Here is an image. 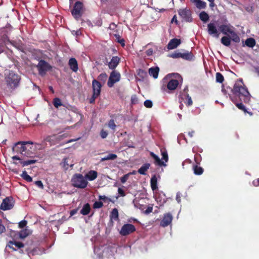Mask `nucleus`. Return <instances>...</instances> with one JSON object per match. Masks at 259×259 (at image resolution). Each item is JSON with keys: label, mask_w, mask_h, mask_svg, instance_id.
Listing matches in <instances>:
<instances>
[{"label": "nucleus", "mask_w": 259, "mask_h": 259, "mask_svg": "<svg viewBox=\"0 0 259 259\" xmlns=\"http://www.w3.org/2000/svg\"><path fill=\"white\" fill-rule=\"evenodd\" d=\"M53 105L56 108H58L59 107L62 106V104L59 98H55L53 100Z\"/></svg>", "instance_id": "nucleus-35"}, {"label": "nucleus", "mask_w": 259, "mask_h": 259, "mask_svg": "<svg viewBox=\"0 0 259 259\" xmlns=\"http://www.w3.org/2000/svg\"><path fill=\"white\" fill-rule=\"evenodd\" d=\"M208 32L210 35L218 38L220 32L218 30L216 24L214 23H210L207 25Z\"/></svg>", "instance_id": "nucleus-13"}, {"label": "nucleus", "mask_w": 259, "mask_h": 259, "mask_svg": "<svg viewBox=\"0 0 259 259\" xmlns=\"http://www.w3.org/2000/svg\"><path fill=\"white\" fill-rule=\"evenodd\" d=\"M146 54L148 56H151L153 54V50L151 49H148L146 52Z\"/></svg>", "instance_id": "nucleus-56"}, {"label": "nucleus", "mask_w": 259, "mask_h": 259, "mask_svg": "<svg viewBox=\"0 0 259 259\" xmlns=\"http://www.w3.org/2000/svg\"><path fill=\"white\" fill-rule=\"evenodd\" d=\"M169 57L172 58H181L187 60H191L193 59L194 56L191 52L188 51H183V52H175L168 55Z\"/></svg>", "instance_id": "nucleus-7"}, {"label": "nucleus", "mask_w": 259, "mask_h": 259, "mask_svg": "<svg viewBox=\"0 0 259 259\" xmlns=\"http://www.w3.org/2000/svg\"><path fill=\"white\" fill-rule=\"evenodd\" d=\"M192 100L191 99V98L189 97V96H187V105L190 106L192 104Z\"/></svg>", "instance_id": "nucleus-51"}, {"label": "nucleus", "mask_w": 259, "mask_h": 259, "mask_svg": "<svg viewBox=\"0 0 259 259\" xmlns=\"http://www.w3.org/2000/svg\"><path fill=\"white\" fill-rule=\"evenodd\" d=\"M20 80V76L13 71L10 72L6 77L7 85L11 89L16 88L19 84Z\"/></svg>", "instance_id": "nucleus-4"}, {"label": "nucleus", "mask_w": 259, "mask_h": 259, "mask_svg": "<svg viewBox=\"0 0 259 259\" xmlns=\"http://www.w3.org/2000/svg\"><path fill=\"white\" fill-rule=\"evenodd\" d=\"M190 1L194 4L195 6L199 9H202L205 8L206 6V4L205 2L201 1V0H190Z\"/></svg>", "instance_id": "nucleus-22"}, {"label": "nucleus", "mask_w": 259, "mask_h": 259, "mask_svg": "<svg viewBox=\"0 0 259 259\" xmlns=\"http://www.w3.org/2000/svg\"><path fill=\"white\" fill-rule=\"evenodd\" d=\"M179 14L185 21H189L190 20L191 12L189 10L181 9L179 11Z\"/></svg>", "instance_id": "nucleus-18"}, {"label": "nucleus", "mask_w": 259, "mask_h": 259, "mask_svg": "<svg viewBox=\"0 0 259 259\" xmlns=\"http://www.w3.org/2000/svg\"><path fill=\"white\" fill-rule=\"evenodd\" d=\"M162 159L166 162L168 161V155L166 152H162Z\"/></svg>", "instance_id": "nucleus-45"}, {"label": "nucleus", "mask_w": 259, "mask_h": 259, "mask_svg": "<svg viewBox=\"0 0 259 259\" xmlns=\"http://www.w3.org/2000/svg\"><path fill=\"white\" fill-rule=\"evenodd\" d=\"M103 203L101 202H96L94 203V206L95 208H100L102 206Z\"/></svg>", "instance_id": "nucleus-48"}, {"label": "nucleus", "mask_w": 259, "mask_h": 259, "mask_svg": "<svg viewBox=\"0 0 259 259\" xmlns=\"http://www.w3.org/2000/svg\"><path fill=\"white\" fill-rule=\"evenodd\" d=\"M104 198H105V196H100V199H103Z\"/></svg>", "instance_id": "nucleus-64"}, {"label": "nucleus", "mask_w": 259, "mask_h": 259, "mask_svg": "<svg viewBox=\"0 0 259 259\" xmlns=\"http://www.w3.org/2000/svg\"><path fill=\"white\" fill-rule=\"evenodd\" d=\"M61 164L65 169L67 170L69 167H72L74 163L73 159L71 158L68 157L64 158Z\"/></svg>", "instance_id": "nucleus-15"}, {"label": "nucleus", "mask_w": 259, "mask_h": 259, "mask_svg": "<svg viewBox=\"0 0 259 259\" xmlns=\"http://www.w3.org/2000/svg\"><path fill=\"white\" fill-rule=\"evenodd\" d=\"M93 89V97L90 100V103L94 102L95 99L97 98L100 94L101 84V83L96 80H93L92 82Z\"/></svg>", "instance_id": "nucleus-8"}, {"label": "nucleus", "mask_w": 259, "mask_h": 259, "mask_svg": "<svg viewBox=\"0 0 259 259\" xmlns=\"http://www.w3.org/2000/svg\"><path fill=\"white\" fill-rule=\"evenodd\" d=\"M77 211V209H74L73 210H72L70 212V215H73L74 214H75Z\"/></svg>", "instance_id": "nucleus-59"}, {"label": "nucleus", "mask_w": 259, "mask_h": 259, "mask_svg": "<svg viewBox=\"0 0 259 259\" xmlns=\"http://www.w3.org/2000/svg\"><path fill=\"white\" fill-rule=\"evenodd\" d=\"M173 22H175V23H177V18H176V16H174V17L172 18V19L171 20V23H173Z\"/></svg>", "instance_id": "nucleus-60"}, {"label": "nucleus", "mask_w": 259, "mask_h": 259, "mask_svg": "<svg viewBox=\"0 0 259 259\" xmlns=\"http://www.w3.org/2000/svg\"><path fill=\"white\" fill-rule=\"evenodd\" d=\"M6 229L5 226L2 223V220H0V234L5 232Z\"/></svg>", "instance_id": "nucleus-47"}, {"label": "nucleus", "mask_w": 259, "mask_h": 259, "mask_svg": "<svg viewBox=\"0 0 259 259\" xmlns=\"http://www.w3.org/2000/svg\"><path fill=\"white\" fill-rule=\"evenodd\" d=\"M117 158V155L114 154H109L104 157L102 158L101 161H104L105 160H114Z\"/></svg>", "instance_id": "nucleus-33"}, {"label": "nucleus", "mask_w": 259, "mask_h": 259, "mask_svg": "<svg viewBox=\"0 0 259 259\" xmlns=\"http://www.w3.org/2000/svg\"><path fill=\"white\" fill-rule=\"evenodd\" d=\"M36 146V144L33 145L30 142L18 143L16 151L22 155L29 156L35 152Z\"/></svg>", "instance_id": "nucleus-1"}, {"label": "nucleus", "mask_w": 259, "mask_h": 259, "mask_svg": "<svg viewBox=\"0 0 259 259\" xmlns=\"http://www.w3.org/2000/svg\"><path fill=\"white\" fill-rule=\"evenodd\" d=\"M69 65L72 71L76 72L78 70L77 62L75 59L71 58L69 61Z\"/></svg>", "instance_id": "nucleus-24"}, {"label": "nucleus", "mask_w": 259, "mask_h": 259, "mask_svg": "<svg viewBox=\"0 0 259 259\" xmlns=\"http://www.w3.org/2000/svg\"><path fill=\"white\" fill-rule=\"evenodd\" d=\"M194 133H195L194 131H192L191 132H189L188 133V135L190 136V137H192Z\"/></svg>", "instance_id": "nucleus-61"}, {"label": "nucleus", "mask_w": 259, "mask_h": 259, "mask_svg": "<svg viewBox=\"0 0 259 259\" xmlns=\"http://www.w3.org/2000/svg\"><path fill=\"white\" fill-rule=\"evenodd\" d=\"M209 6L211 8L213 7L214 6V2H210Z\"/></svg>", "instance_id": "nucleus-62"}, {"label": "nucleus", "mask_w": 259, "mask_h": 259, "mask_svg": "<svg viewBox=\"0 0 259 259\" xmlns=\"http://www.w3.org/2000/svg\"><path fill=\"white\" fill-rule=\"evenodd\" d=\"M194 173L196 175H201L203 172V169L201 167L195 166L194 167Z\"/></svg>", "instance_id": "nucleus-39"}, {"label": "nucleus", "mask_w": 259, "mask_h": 259, "mask_svg": "<svg viewBox=\"0 0 259 259\" xmlns=\"http://www.w3.org/2000/svg\"><path fill=\"white\" fill-rule=\"evenodd\" d=\"M116 25L114 23L110 24L109 28L111 30H114L116 28Z\"/></svg>", "instance_id": "nucleus-55"}, {"label": "nucleus", "mask_w": 259, "mask_h": 259, "mask_svg": "<svg viewBox=\"0 0 259 259\" xmlns=\"http://www.w3.org/2000/svg\"><path fill=\"white\" fill-rule=\"evenodd\" d=\"M35 184L40 188H43V184L41 181H37L35 182Z\"/></svg>", "instance_id": "nucleus-52"}, {"label": "nucleus", "mask_w": 259, "mask_h": 259, "mask_svg": "<svg viewBox=\"0 0 259 259\" xmlns=\"http://www.w3.org/2000/svg\"><path fill=\"white\" fill-rule=\"evenodd\" d=\"M179 77L180 76L178 74L173 73L168 74L164 78V82H167V87L168 89L170 90H174L177 88L179 82L176 78Z\"/></svg>", "instance_id": "nucleus-5"}, {"label": "nucleus", "mask_w": 259, "mask_h": 259, "mask_svg": "<svg viewBox=\"0 0 259 259\" xmlns=\"http://www.w3.org/2000/svg\"><path fill=\"white\" fill-rule=\"evenodd\" d=\"M118 41L121 44H122V46H124V40L123 39H121L120 40H118Z\"/></svg>", "instance_id": "nucleus-63"}, {"label": "nucleus", "mask_w": 259, "mask_h": 259, "mask_svg": "<svg viewBox=\"0 0 259 259\" xmlns=\"http://www.w3.org/2000/svg\"><path fill=\"white\" fill-rule=\"evenodd\" d=\"M120 74L119 73L113 71L111 72L110 77L109 78V80L108 81V85L109 87H112L114 85V84L120 80Z\"/></svg>", "instance_id": "nucleus-10"}, {"label": "nucleus", "mask_w": 259, "mask_h": 259, "mask_svg": "<svg viewBox=\"0 0 259 259\" xmlns=\"http://www.w3.org/2000/svg\"><path fill=\"white\" fill-rule=\"evenodd\" d=\"M172 217L171 214L168 213L164 214V217L160 223V225L162 227H166L169 225L172 221Z\"/></svg>", "instance_id": "nucleus-16"}, {"label": "nucleus", "mask_w": 259, "mask_h": 259, "mask_svg": "<svg viewBox=\"0 0 259 259\" xmlns=\"http://www.w3.org/2000/svg\"><path fill=\"white\" fill-rule=\"evenodd\" d=\"M37 68L38 70L39 73L41 75H44L46 72L51 69V65L44 60L39 61Z\"/></svg>", "instance_id": "nucleus-9"}, {"label": "nucleus", "mask_w": 259, "mask_h": 259, "mask_svg": "<svg viewBox=\"0 0 259 259\" xmlns=\"http://www.w3.org/2000/svg\"><path fill=\"white\" fill-rule=\"evenodd\" d=\"M136 229L134 225L130 224L124 225L120 231V234L123 236L127 235L135 231Z\"/></svg>", "instance_id": "nucleus-11"}, {"label": "nucleus", "mask_w": 259, "mask_h": 259, "mask_svg": "<svg viewBox=\"0 0 259 259\" xmlns=\"http://www.w3.org/2000/svg\"><path fill=\"white\" fill-rule=\"evenodd\" d=\"M131 175H132V173H128V174L125 175L123 177L121 178V179H120L121 182L122 183H125L126 182V181L128 180L130 176Z\"/></svg>", "instance_id": "nucleus-41"}, {"label": "nucleus", "mask_w": 259, "mask_h": 259, "mask_svg": "<svg viewBox=\"0 0 259 259\" xmlns=\"http://www.w3.org/2000/svg\"><path fill=\"white\" fill-rule=\"evenodd\" d=\"M108 126L112 130H114L116 126L114 121L111 120L108 123Z\"/></svg>", "instance_id": "nucleus-42"}, {"label": "nucleus", "mask_w": 259, "mask_h": 259, "mask_svg": "<svg viewBox=\"0 0 259 259\" xmlns=\"http://www.w3.org/2000/svg\"><path fill=\"white\" fill-rule=\"evenodd\" d=\"M200 19L204 23L208 21L209 19L208 15L204 11L201 12L199 14Z\"/></svg>", "instance_id": "nucleus-30"}, {"label": "nucleus", "mask_w": 259, "mask_h": 259, "mask_svg": "<svg viewBox=\"0 0 259 259\" xmlns=\"http://www.w3.org/2000/svg\"><path fill=\"white\" fill-rule=\"evenodd\" d=\"M27 224V222L25 221H22L20 222L19 224V226L20 228H22L24 227Z\"/></svg>", "instance_id": "nucleus-50"}, {"label": "nucleus", "mask_w": 259, "mask_h": 259, "mask_svg": "<svg viewBox=\"0 0 259 259\" xmlns=\"http://www.w3.org/2000/svg\"><path fill=\"white\" fill-rule=\"evenodd\" d=\"M107 135H108V133L107 132H106L104 130H102V131L101 132V136L102 138L104 139V138H106Z\"/></svg>", "instance_id": "nucleus-49"}, {"label": "nucleus", "mask_w": 259, "mask_h": 259, "mask_svg": "<svg viewBox=\"0 0 259 259\" xmlns=\"http://www.w3.org/2000/svg\"><path fill=\"white\" fill-rule=\"evenodd\" d=\"M150 155L155 160V163L159 165H164L165 166L166 164L164 163L163 161H162L159 157L155 154L153 152H150Z\"/></svg>", "instance_id": "nucleus-26"}, {"label": "nucleus", "mask_w": 259, "mask_h": 259, "mask_svg": "<svg viewBox=\"0 0 259 259\" xmlns=\"http://www.w3.org/2000/svg\"><path fill=\"white\" fill-rule=\"evenodd\" d=\"M98 176V172L95 170H90L85 175V179L92 181L95 180Z\"/></svg>", "instance_id": "nucleus-19"}, {"label": "nucleus", "mask_w": 259, "mask_h": 259, "mask_svg": "<svg viewBox=\"0 0 259 259\" xmlns=\"http://www.w3.org/2000/svg\"><path fill=\"white\" fill-rule=\"evenodd\" d=\"M90 205L87 203L83 206V208L80 211V213L83 215H87L90 212Z\"/></svg>", "instance_id": "nucleus-32"}, {"label": "nucleus", "mask_w": 259, "mask_h": 259, "mask_svg": "<svg viewBox=\"0 0 259 259\" xmlns=\"http://www.w3.org/2000/svg\"><path fill=\"white\" fill-rule=\"evenodd\" d=\"M145 106L147 108H151L152 107L153 104L150 100H146L144 103Z\"/></svg>", "instance_id": "nucleus-43"}, {"label": "nucleus", "mask_w": 259, "mask_h": 259, "mask_svg": "<svg viewBox=\"0 0 259 259\" xmlns=\"http://www.w3.org/2000/svg\"><path fill=\"white\" fill-rule=\"evenodd\" d=\"M253 184L255 186H259V179H257L253 181Z\"/></svg>", "instance_id": "nucleus-58"}, {"label": "nucleus", "mask_w": 259, "mask_h": 259, "mask_svg": "<svg viewBox=\"0 0 259 259\" xmlns=\"http://www.w3.org/2000/svg\"><path fill=\"white\" fill-rule=\"evenodd\" d=\"M31 233V231L28 229H25L21 231L19 233V237L21 239H24Z\"/></svg>", "instance_id": "nucleus-28"}, {"label": "nucleus", "mask_w": 259, "mask_h": 259, "mask_svg": "<svg viewBox=\"0 0 259 259\" xmlns=\"http://www.w3.org/2000/svg\"><path fill=\"white\" fill-rule=\"evenodd\" d=\"M234 91L235 93H238L246 98L247 100H249L248 97H250V94L247 90L243 86V82L241 80L237 81L234 86Z\"/></svg>", "instance_id": "nucleus-6"}, {"label": "nucleus", "mask_w": 259, "mask_h": 259, "mask_svg": "<svg viewBox=\"0 0 259 259\" xmlns=\"http://www.w3.org/2000/svg\"><path fill=\"white\" fill-rule=\"evenodd\" d=\"M14 245L18 248H21L24 247V244L21 242L11 241L9 242L7 245V247H9L14 250H16V249L14 247Z\"/></svg>", "instance_id": "nucleus-20"}, {"label": "nucleus", "mask_w": 259, "mask_h": 259, "mask_svg": "<svg viewBox=\"0 0 259 259\" xmlns=\"http://www.w3.org/2000/svg\"><path fill=\"white\" fill-rule=\"evenodd\" d=\"M152 211V208L151 207H149L145 211V213L148 214L150 212H151Z\"/></svg>", "instance_id": "nucleus-57"}, {"label": "nucleus", "mask_w": 259, "mask_h": 259, "mask_svg": "<svg viewBox=\"0 0 259 259\" xmlns=\"http://www.w3.org/2000/svg\"><path fill=\"white\" fill-rule=\"evenodd\" d=\"M245 44L249 47H253L255 45V40L252 38H248L245 41Z\"/></svg>", "instance_id": "nucleus-36"}, {"label": "nucleus", "mask_w": 259, "mask_h": 259, "mask_svg": "<svg viewBox=\"0 0 259 259\" xmlns=\"http://www.w3.org/2000/svg\"><path fill=\"white\" fill-rule=\"evenodd\" d=\"M231 39H232L229 36H223L221 39V42L226 46H229L231 44Z\"/></svg>", "instance_id": "nucleus-31"}, {"label": "nucleus", "mask_w": 259, "mask_h": 259, "mask_svg": "<svg viewBox=\"0 0 259 259\" xmlns=\"http://www.w3.org/2000/svg\"><path fill=\"white\" fill-rule=\"evenodd\" d=\"M236 105L239 109L243 110L244 112H247L245 106L242 103H237Z\"/></svg>", "instance_id": "nucleus-44"}, {"label": "nucleus", "mask_w": 259, "mask_h": 259, "mask_svg": "<svg viewBox=\"0 0 259 259\" xmlns=\"http://www.w3.org/2000/svg\"><path fill=\"white\" fill-rule=\"evenodd\" d=\"M108 76L106 73H103L100 75L99 76V79L103 80L104 81L106 80Z\"/></svg>", "instance_id": "nucleus-46"}, {"label": "nucleus", "mask_w": 259, "mask_h": 259, "mask_svg": "<svg viewBox=\"0 0 259 259\" xmlns=\"http://www.w3.org/2000/svg\"><path fill=\"white\" fill-rule=\"evenodd\" d=\"M219 29L224 34L230 37L232 40L235 42H239V37L235 31V28L230 24L225 23L219 26Z\"/></svg>", "instance_id": "nucleus-2"}, {"label": "nucleus", "mask_w": 259, "mask_h": 259, "mask_svg": "<svg viewBox=\"0 0 259 259\" xmlns=\"http://www.w3.org/2000/svg\"><path fill=\"white\" fill-rule=\"evenodd\" d=\"M12 159L13 160H19V162L22 164V166H27L30 164L35 163L36 162L35 160H28L26 161H22L21 159L17 156H13Z\"/></svg>", "instance_id": "nucleus-21"}, {"label": "nucleus", "mask_w": 259, "mask_h": 259, "mask_svg": "<svg viewBox=\"0 0 259 259\" xmlns=\"http://www.w3.org/2000/svg\"><path fill=\"white\" fill-rule=\"evenodd\" d=\"M150 166V164L148 163L145 164L142 166L138 170V172L142 175H145V171L149 168Z\"/></svg>", "instance_id": "nucleus-34"}, {"label": "nucleus", "mask_w": 259, "mask_h": 259, "mask_svg": "<svg viewBox=\"0 0 259 259\" xmlns=\"http://www.w3.org/2000/svg\"><path fill=\"white\" fill-rule=\"evenodd\" d=\"M157 179L155 175L153 176L150 181L151 187L153 190H156L157 188Z\"/></svg>", "instance_id": "nucleus-29"}, {"label": "nucleus", "mask_w": 259, "mask_h": 259, "mask_svg": "<svg viewBox=\"0 0 259 259\" xmlns=\"http://www.w3.org/2000/svg\"><path fill=\"white\" fill-rule=\"evenodd\" d=\"M21 176L24 180L28 182H31L32 180V178L27 174L26 171H23L22 174L21 175Z\"/></svg>", "instance_id": "nucleus-37"}, {"label": "nucleus", "mask_w": 259, "mask_h": 259, "mask_svg": "<svg viewBox=\"0 0 259 259\" xmlns=\"http://www.w3.org/2000/svg\"><path fill=\"white\" fill-rule=\"evenodd\" d=\"M118 217V212L117 209L114 208L112 210L111 218L112 219H117Z\"/></svg>", "instance_id": "nucleus-38"}, {"label": "nucleus", "mask_w": 259, "mask_h": 259, "mask_svg": "<svg viewBox=\"0 0 259 259\" xmlns=\"http://www.w3.org/2000/svg\"><path fill=\"white\" fill-rule=\"evenodd\" d=\"M216 80L217 82L222 83L224 80V77L220 73H216Z\"/></svg>", "instance_id": "nucleus-40"}, {"label": "nucleus", "mask_w": 259, "mask_h": 259, "mask_svg": "<svg viewBox=\"0 0 259 259\" xmlns=\"http://www.w3.org/2000/svg\"><path fill=\"white\" fill-rule=\"evenodd\" d=\"M71 183L74 187L81 189L85 188L88 184L85 177L80 174H76L73 176Z\"/></svg>", "instance_id": "nucleus-3"}, {"label": "nucleus", "mask_w": 259, "mask_h": 259, "mask_svg": "<svg viewBox=\"0 0 259 259\" xmlns=\"http://www.w3.org/2000/svg\"><path fill=\"white\" fill-rule=\"evenodd\" d=\"M60 139V136L52 135L47 137L45 139V141L48 142L50 145L54 144L55 142Z\"/></svg>", "instance_id": "nucleus-23"}, {"label": "nucleus", "mask_w": 259, "mask_h": 259, "mask_svg": "<svg viewBox=\"0 0 259 259\" xmlns=\"http://www.w3.org/2000/svg\"><path fill=\"white\" fill-rule=\"evenodd\" d=\"M14 206V201L13 199L7 198L3 200L0 208L3 210H7L12 208Z\"/></svg>", "instance_id": "nucleus-12"}, {"label": "nucleus", "mask_w": 259, "mask_h": 259, "mask_svg": "<svg viewBox=\"0 0 259 259\" xmlns=\"http://www.w3.org/2000/svg\"><path fill=\"white\" fill-rule=\"evenodd\" d=\"M119 62V58L117 57H113L111 61L109 63V67L110 69L115 68L117 65L118 64Z\"/></svg>", "instance_id": "nucleus-25"}, {"label": "nucleus", "mask_w": 259, "mask_h": 259, "mask_svg": "<svg viewBox=\"0 0 259 259\" xmlns=\"http://www.w3.org/2000/svg\"><path fill=\"white\" fill-rule=\"evenodd\" d=\"M118 193L122 196H124L125 195V193L124 191L120 188L118 189Z\"/></svg>", "instance_id": "nucleus-54"}, {"label": "nucleus", "mask_w": 259, "mask_h": 259, "mask_svg": "<svg viewBox=\"0 0 259 259\" xmlns=\"http://www.w3.org/2000/svg\"><path fill=\"white\" fill-rule=\"evenodd\" d=\"M82 6L79 2H76L75 6L72 11V14L75 19H78L81 16Z\"/></svg>", "instance_id": "nucleus-14"}, {"label": "nucleus", "mask_w": 259, "mask_h": 259, "mask_svg": "<svg viewBox=\"0 0 259 259\" xmlns=\"http://www.w3.org/2000/svg\"><path fill=\"white\" fill-rule=\"evenodd\" d=\"M159 72V68L158 67L151 68L149 69V74L153 76L154 78H157Z\"/></svg>", "instance_id": "nucleus-27"}, {"label": "nucleus", "mask_w": 259, "mask_h": 259, "mask_svg": "<svg viewBox=\"0 0 259 259\" xmlns=\"http://www.w3.org/2000/svg\"><path fill=\"white\" fill-rule=\"evenodd\" d=\"M181 193L179 192L177 193V196H176V200L177 201V202L178 203H180L181 202Z\"/></svg>", "instance_id": "nucleus-53"}, {"label": "nucleus", "mask_w": 259, "mask_h": 259, "mask_svg": "<svg viewBox=\"0 0 259 259\" xmlns=\"http://www.w3.org/2000/svg\"><path fill=\"white\" fill-rule=\"evenodd\" d=\"M181 43L180 39L174 38L171 39L167 45L168 50H173L177 48Z\"/></svg>", "instance_id": "nucleus-17"}]
</instances>
